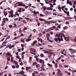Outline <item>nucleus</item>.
Masks as SVG:
<instances>
[{
    "mask_svg": "<svg viewBox=\"0 0 76 76\" xmlns=\"http://www.w3.org/2000/svg\"><path fill=\"white\" fill-rule=\"evenodd\" d=\"M14 63L15 64V65H18V64L17 61H14Z\"/></svg>",
    "mask_w": 76,
    "mask_h": 76,
    "instance_id": "obj_20",
    "label": "nucleus"
},
{
    "mask_svg": "<svg viewBox=\"0 0 76 76\" xmlns=\"http://www.w3.org/2000/svg\"><path fill=\"white\" fill-rule=\"evenodd\" d=\"M51 5H50V7H54V6H53V5L52 4H50Z\"/></svg>",
    "mask_w": 76,
    "mask_h": 76,
    "instance_id": "obj_37",
    "label": "nucleus"
},
{
    "mask_svg": "<svg viewBox=\"0 0 76 76\" xmlns=\"http://www.w3.org/2000/svg\"><path fill=\"white\" fill-rule=\"evenodd\" d=\"M37 12H36V11L34 10V14H36Z\"/></svg>",
    "mask_w": 76,
    "mask_h": 76,
    "instance_id": "obj_63",
    "label": "nucleus"
},
{
    "mask_svg": "<svg viewBox=\"0 0 76 76\" xmlns=\"http://www.w3.org/2000/svg\"><path fill=\"white\" fill-rule=\"evenodd\" d=\"M50 34H51V35H53V32L52 31H51Z\"/></svg>",
    "mask_w": 76,
    "mask_h": 76,
    "instance_id": "obj_61",
    "label": "nucleus"
},
{
    "mask_svg": "<svg viewBox=\"0 0 76 76\" xmlns=\"http://www.w3.org/2000/svg\"><path fill=\"white\" fill-rule=\"evenodd\" d=\"M18 6H22V4H19L18 5Z\"/></svg>",
    "mask_w": 76,
    "mask_h": 76,
    "instance_id": "obj_48",
    "label": "nucleus"
},
{
    "mask_svg": "<svg viewBox=\"0 0 76 76\" xmlns=\"http://www.w3.org/2000/svg\"><path fill=\"white\" fill-rule=\"evenodd\" d=\"M12 27H13V26H12V25H9V27L10 28H12Z\"/></svg>",
    "mask_w": 76,
    "mask_h": 76,
    "instance_id": "obj_53",
    "label": "nucleus"
},
{
    "mask_svg": "<svg viewBox=\"0 0 76 76\" xmlns=\"http://www.w3.org/2000/svg\"><path fill=\"white\" fill-rule=\"evenodd\" d=\"M23 22L24 23H27V22H26L25 21V20H23Z\"/></svg>",
    "mask_w": 76,
    "mask_h": 76,
    "instance_id": "obj_23",
    "label": "nucleus"
},
{
    "mask_svg": "<svg viewBox=\"0 0 76 76\" xmlns=\"http://www.w3.org/2000/svg\"><path fill=\"white\" fill-rule=\"evenodd\" d=\"M67 26H66L65 27H64L63 28L64 29H67Z\"/></svg>",
    "mask_w": 76,
    "mask_h": 76,
    "instance_id": "obj_50",
    "label": "nucleus"
},
{
    "mask_svg": "<svg viewBox=\"0 0 76 76\" xmlns=\"http://www.w3.org/2000/svg\"><path fill=\"white\" fill-rule=\"evenodd\" d=\"M31 51L30 52V53L31 54H33L34 55H36L35 53H36V52H35V49L33 48L31 49Z\"/></svg>",
    "mask_w": 76,
    "mask_h": 76,
    "instance_id": "obj_1",
    "label": "nucleus"
},
{
    "mask_svg": "<svg viewBox=\"0 0 76 76\" xmlns=\"http://www.w3.org/2000/svg\"><path fill=\"white\" fill-rule=\"evenodd\" d=\"M36 67L38 68V67H39V64H37L36 65Z\"/></svg>",
    "mask_w": 76,
    "mask_h": 76,
    "instance_id": "obj_22",
    "label": "nucleus"
},
{
    "mask_svg": "<svg viewBox=\"0 0 76 76\" xmlns=\"http://www.w3.org/2000/svg\"><path fill=\"white\" fill-rule=\"evenodd\" d=\"M40 56L42 57H43L44 56V54H43L42 53L40 55Z\"/></svg>",
    "mask_w": 76,
    "mask_h": 76,
    "instance_id": "obj_32",
    "label": "nucleus"
},
{
    "mask_svg": "<svg viewBox=\"0 0 76 76\" xmlns=\"http://www.w3.org/2000/svg\"><path fill=\"white\" fill-rule=\"evenodd\" d=\"M13 59H14V58L12 57V58L11 59V62L12 61H13Z\"/></svg>",
    "mask_w": 76,
    "mask_h": 76,
    "instance_id": "obj_26",
    "label": "nucleus"
},
{
    "mask_svg": "<svg viewBox=\"0 0 76 76\" xmlns=\"http://www.w3.org/2000/svg\"><path fill=\"white\" fill-rule=\"evenodd\" d=\"M16 57L17 58H20V56H16Z\"/></svg>",
    "mask_w": 76,
    "mask_h": 76,
    "instance_id": "obj_29",
    "label": "nucleus"
},
{
    "mask_svg": "<svg viewBox=\"0 0 76 76\" xmlns=\"http://www.w3.org/2000/svg\"><path fill=\"white\" fill-rule=\"evenodd\" d=\"M67 74L68 75H71V74H70V72H68Z\"/></svg>",
    "mask_w": 76,
    "mask_h": 76,
    "instance_id": "obj_57",
    "label": "nucleus"
},
{
    "mask_svg": "<svg viewBox=\"0 0 76 76\" xmlns=\"http://www.w3.org/2000/svg\"><path fill=\"white\" fill-rule=\"evenodd\" d=\"M37 64V63L36 62H35L33 63V66H34V65H35Z\"/></svg>",
    "mask_w": 76,
    "mask_h": 76,
    "instance_id": "obj_54",
    "label": "nucleus"
},
{
    "mask_svg": "<svg viewBox=\"0 0 76 76\" xmlns=\"http://www.w3.org/2000/svg\"><path fill=\"white\" fill-rule=\"evenodd\" d=\"M34 73L35 74H37V73H38V72L36 71H35L34 72Z\"/></svg>",
    "mask_w": 76,
    "mask_h": 76,
    "instance_id": "obj_24",
    "label": "nucleus"
},
{
    "mask_svg": "<svg viewBox=\"0 0 76 76\" xmlns=\"http://www.w3.org/2000/svg\"><path fill=\"white\" fill-rule=\"evenodd\" d=\"M6 54H7V55H8V56H10V57H12H12H13V56L11 55V53H10V52H7L6 53Z\"/></svg>",
    "mask_w": 76,
    "mask_h": 76,
    "instance_id": "obj_4",
    "label": "nucleus"
},
{
    "mask_svg": "<svg viewBox=\"0 0 76 76\" xmlns=\"http://www.w3.org/2000/svg\"><path fill=\"white\" fill-rule=\"evenodd\" d=\"M31 39L29 38V39H27L26 40V42H29V41H31Z\"/></svg>",
    "mask_w": 76,
    "mask_h": 76,
    "instance_id": "obj_15",
    "label": "nucleus"
},
{
    "mask_svg": "<svg viewBox=\"0 0 76 76\" xmlns=\"http://www.w3.org/2000/svg\"><path fill=\"white\" fill-rule=\"evenodd\" d=\"M57 70L58 71L57 73H61V70H60V69H58Z\"/></svg>",
    "mask_w": 76,
    "mask_h": 76,
    "instance_id": "obj_14",
    "label": "nucleus"
},
{
    "mask_svg": "<svg viewBox=\"0 0 76 76\" xmlns=\"http://www.w3.org/2000/svg\"><path fill=\"white\" fill-rule=\"evenodd\" d=\"M65 23L67 25H69V23L68 22H66Z\"/></svg>",
    "mask_w": 76,
    "mask_h": 76,
    "instance_id": "obj_41",
    "label": "nucleus"
},
{
    "mask_svg": "<svg viewBox=\"0 0 76 76\" xmlns=\"http://www.w3.org/2000/svg\"><path fill=\"white\" fill-rule=\"evenodd\" d=\"M25 19H26L27 20H29V19L28 18H27L26 17L25 18Z\"/></svg>",
    "mask_w": 76,
    "mask_h": 76,
    "instance_id": "obj_43",
    "label": "nucleus"
},
{
    "mask_svg": "<svg viewBox=\"0 0 76 76\" xmlns=\"http://www.w3.org/2000/svg\"><path fill=\"white\" fill-rule=\"evenodd\" d=\"M64 39L66 41H69V37H64Z\"/></svg>",
    "mask_w": 76,
    "mask_h": 76,
    "instance_id": "obj_7",
    "label": "nucleus"
},
{
    "mask_svg": "<svg viewBox=\"0 0 76 76\" xmlns=\"http://www.w3.org/2000/svg\"><path fill=\"white\" fill-rule=\"evenodd\" d=\"M39 20L40 21H45V19H42L41 18H39Z\"/></svg>",
    "mask_w": 76,
    "mask_h": 76,
    "instance_id": "obj_12",
    "label": "nucleus"
},
{
    "mask_svg": "<svg viewBox=\"0 0 76 76\" xmlns=\"http://www.w3.org/2000/svg\"><path fill=\"white\" fill-rule=\"evenodd\" d=\"M50 35L49 34H48L46 35L47 37H50Z\"/></svg>",
    "mask_w": 76,
    "mask_h": 76,
    "instance_id": "obj_28",
    "label": "nucleus"
},
{
    "mask_svg": "<svg viewBox=\"0 0 76 76\" xmlns=\"http://www.w3.org/2000/svg\"><path fill=\"white\" fill-rule=\"evenodd\" d=\"M64 67L65 68H66L67 67H69V66L67 65H64Z\"/></svg>",
    "mask_w": 76,
    "mask_h": 76,
    "instance_id": "obj_25",
    "label": "nucleus"
},
{
    "mask_svg": "<svg viewBox=\"0 0 76 76\" xmlns=\"http://www.w3.org/2000/svg\"><path fill=\"white\" fill-rule=\"evenodd\" d=\"M14 27L15 28H17V26H16V24H14Z\"/></svg>",
    "mask_w": 76,
    "mask_h": 76,
    "instance_id": "obj_45",
    "label": "nucleus"
},
{
    "mask_svg": "<svg viewBox=\"0 0 76 76\" xmlns=\"http://www.w3.org/2000/svg\"><path fill=\"white\" fill-rule=\"evenodd\" d=\"M21 45L22 48H23V47H24V45L23 44H21Z\"/></svg>",
    "mask_w": 76,
    "mask_h": 76,
    "instance_id": "obj_34",
    "label": "nucleus"
},
{
    "mask_svg": "<svg viewBox=\"0 0 76 76\" xmlns=\"http://www.w3.org/2000/svg\"><path fill=\"white\" fill-rule=\"evenodd\" d=\"M61 38H58V41H59V42H60V41H63V38L62 37H61Z\"/></svg>",
    "mask_w": 76,
    "mask_h": 76,
    "instance_id": "obj_5",
    "label": "nucleus"
},
{
    "mask_svg": "<svg viewBox=\"0 0 76 76\" xmlns=\"http://www.w3.org/2000/svg\"><path fill=\"white\" fill-rule=\"evenodd\" d=\"M21 19H22V18H19V20H18L19 21H20V20H21Z\"/></svg>",
    "mask_w": 76,
    "mask_h": 76,
    "instance_id": "obj_39",
    "label": "nucleus"
},
{
    "mask_svg": "<svg viewBox=\"0 0 76 76\" xmlns=\"http://www.w3.org/2000/svg\"><path fill=\"white\" fill-rule=\"evenodd\" d=\"M31 37H32V34H30L28 37V38H31Z\"/></svg>",
    "mask_w": 76,
    "mask_h": 76,
    "instance_id": "obj_55",
    "label": "nucleus"
},
{
    "mask_svg": "<svg viewBox=\"0 0 76 76\" xmlns=\"http://www.w3.org/2000/svg\"><path fill=\"white\" fill-rule=\"evenodd\" d=\"M7 59L8 61H10V57L8 58H7Z\"/></svg>",
    "mask_w": 76,
    "mask_h": 76,
    "instance_id": "obj_35",
    "label": "nucleus"
},
{
    "mask_svg": "<svg viewBox=\"0 0 76 76\" xmlns=\"http://www.w3.org/2000/svg\"><path fill=\"white\" fill-rule=\"evenodd\" d=\"M47 65L48 66H49V67H53V65L50 64L49 63Z\"/></svg>",
    "mask_w": 76,
    "mask_h": 76,
    "instance_id": "obj_10",
    "label": "nucleus"
},
{
    "mask_svg": "<svg viewBox=\"0 0 76 76\" xmlns=\"http://www.w3.org/2000/svg\"><path fill=\"white\" fill-rule=\"evenodd\" d=\"M9 76H12V75H11V74L10 73L8 74Z\"/></svg>",
    "mask_w": 76,
    "mask_h": 76,
    "instance_id": "obj_64",
    "label": "nucleus"
},
{
    "mask_svg": "<svg viewBox=\"0 0 76 76\" xmlns=\"http://www.w3.org/2000/svg\"><path fill=\"white\" fill-rule=\"evenodd\" d=\"M73 7L74 9H75L76 7V6H75V5H73Z\"/></svg>",
    "mask_w": 76,
    "mask_h": 76,
    "instance_id": "obj_58",
    "label": "nucleus"
},
{
    "mask_svg": "<svg viewBox=\"0 0 76 76\" xmlns=\"http://www.w3.org/2000/svg\"><path fill=\"white\" fill-rule=\"evenodd\" d=\"M47 24H50L51 23H50V21H49V22L47 21Z\"/></svg>",
    "mask_w": 76,
    "mask_h": 76,
    "instance_id": "obj_30",
    "label": "nucleus"
},
{
    "mask_svg": "<svg viewBox=\"0 0 76 76\" xmlns=\"http://www.w3.org/2000/svg\"><path fill=\"white\" fill-rule=\"evenodd\" d=\"M49 41H50V42H53V40H49Z\"/></svg>",
    "mask_w": 76,
    "mask_h": 76,
    "instance_id": "obj_42",
    "label": "nucleus"
},
{
    "mask_svg": "<svg viewBox=\"0 0 76 76\" xmlns=\"http://www.w3.org/2000/svg\"><path fill=\"white\" fill-rule=\"evenodd\" d=\"M37 42V40H35L33 42V43H31L32 45H34L35 44H36V43Z\"/></svg>",
    "mask_w": 76,
    "mask_h": 76,
    "instance_id": "obj_6",
    "label": "nucleus"
},
{
    "mask_svg": "<svg viewBox=\"0 0 76 76\" xmlns=\"http://www.w3.org/2000/svg\"><path fill=\"white\" fill-rule=\"evenodd\" d=\"M4 16H6L8 14V13L7 12V11L6 12L4 11Z\"/></svg>",
    "mask_w": 76,
    "mask_h": 76,
    "instance_id": "obj_11",
    "label": "nucleus"
},
{
    "mask_svg": "<svg viewBox=\"0 0 76 76\" xmlns=\"http://www.w3.org/2000/svg\"><path fill=\"white\" fill-rule=\"evenodd\" d=\"M20 9L18 10L19 13H21L22 12L21 9H20Z\"/></svg>",
    "mask_w": 76,
    "mask_h": 76,
    "instance_id": "obj_18",
    "label": "nucleus"
},
{
    "mask_svg": "<svg viewBox=\"0 0 76 76\" xmlns=\"http://www.w3.org/2000/svg\"><path fill=\"white\" fill-rule=\"evenodd\" d=\"M11 18H13V16H14V15H13V14H11Z\"/></svg>",
    "mask_w": 76,
    "mask_h": 76,
    "instance_id": "obj_60",
    "label": "nucleus"
},
{
    "mask_svg": "<svg viewBox=\"0 0 76 76\" xmlns=\"http://www.w3.org/2000/svg\"><path fill=\"white\" fill-rule=\"evenodd\" d=\"M58 76H62L63 75V73H57Z\"/></svg>",
    "mask_w": 76,
    "mask_h": 76,
    "instance_id": "obj_8",
    "label": "nucleus"
},
{
    "mask_svg": "<svg viewBox=\"0 0 76 76\" xmlns=\"http://www.w3.org/2000/svg\"><path fill=\"white\" fill-rule=\"evenodd\" d=\"M20 3H21L20 2H18V3H16L15 4H20Z\"/></svg>",
    "mask_w": 76,
    "mask_h": 76,
    "instance_id": "obj_46",
    "label": "nucleus"
},
{
    "mask_svg": "<svg viewBox=\"0 0 76 76\" xmlns=\"http://www.w3.org/2000/svg\"><path fill=\"white\" fill-rule=\"evenodd\" d=\"M40 41L41 43H42V42H43V41H42V40L41 39H40Z\"/></svg>",
    "mask_w": 76,
    "mask_h": 76,
    "instance_id": "obj_40",
    "label": "nucleus"
},
{
    "mask_svg": "<svg viewBox=\"0 0 76 76\" xmlns=\"http://www.w3.org/2000/svg\"><path fill=\"white\" fill-rule=\"evenodd\" d=\"M7 68H8V66H6V67H5V68H4V69L6 70V69H7Z\"/></svg>",
    "mask_w": 76,
    "mask_h": 76,
    "instance_id": "obj_36",
    "label": "nucleus"
},
{
    "mask_svg": "<svg viewBox=\"0 0 76 76\" xmlns=\"http://www.w3.org/2000/svg\"><path fill=\"white\" fill-rule=\"evenodd\" d=\"M47 10H50V7H48L47 8Z\"/></svg>",
    "mask_w": 76,
    "mask_h": 76,
    "instance_id": "obj_51",
    "label": "nucleus"
},
{
    "mask_svg": "<svg viewBox=\"0 0 76 76\" xmlns=\"http://www.w3.org/2000/svg\"><path fill=\"white\" fill-rule=\"evenodd\" d=\"M44 53H45V54H49V52L46 51L44 52Z\"/></svg>",
    "mask_w": 76,
    "mask_h": 76,
    "instance_id": "obj_17",
    "label": "nucleus"
},
{
    "mask_svg": "<svg viewBox=\"0 0 76 76\" xmlns=\"http://www.w3.org/2000/svg\"><path fill=\"white\" fill-rule=\"evenodd\" d=\"M35 58H38V56H34Z\"/></svg>",
    "mask_w": 76,
    "mask_h": 76,
    "instance_id": "obj_62",
    "label": "nucleus"
},
{
    "mask_svg": "<svg viewBox=\"0 0 76 76\" xmlns=\"http://www.w3.org/2000/svg\"><path fill=\"white\" fill-rule=\"evenodd\" d=\"M7 42H4L3 43V44H7Z\"/></svg>",
    "mask_w": 76,
    "mask_h": 76,
    "instance_id": "obj_59",
    "label": "nucleus"
},
{
    "mask_svg": "<svg viewBox=\"0 0 76 76\" xmlns=\"http://www.w3.org/2000/svg\"><path fill=\"white\" fill-rule=\"evenodd\" d=\"M31 69V67H26V71H28L29 69Z\"/></svg>",
    "mask_w": 76,
    "mask_h": 76,
    "instance_id": "obj_13",
    "label": "nucleus"
},
{
    "mask_svg": "<svg viewBox=\"0 0 76 76\" xmlns=\"http://www.w3.org/2000/svg\"><path fill=\"white\" fill-rule=\"evenodd\" d=\"M10 15H12L13 13V11L12 10L10 12Z\"/></svg>",
    "mask_w": 76,
    "mask_h": 76,
    "instance_id": "obj_16",
    "label": "nucleus"
},
{
    "mask_svg": "<svg viewBox=\"0 0 76 76\" xmlns=\"http://www.w3.org/2000/svg\"><path fill=\"white\" fill-rule=\"evenodd\" d=\"M45 13V14L47 15H50L51 14V12H49L47 11H46V12H44Z\"/></svg>",
    "mask_w": 76,
    "mask_h": 76,
    "instance_id": "obj_3",
    "label": "nucleus"
},
{
    "mask_svg": "<svg viewBox=\"0 0 76 76\" xmlns=\"http://www.w3.org/2000/svg\"><path fill=\"white\" fill-rule=\"evenodd\" d=\"M20 64V65H22L23 64V63L22 62H21Z\"/></svg>",
    "mask_w": 76,
    "mask_h": 76,
    "instance_id": "obj_56",
    "label": "nucleus"
},
{
    "mask_svg": "<svg viewBox=\"0 0 76 76\" xmlns=\"http://www.w3.org/2000/svg\"><path fill=\"white\" fill-rule=\"evenodd\" d=\"M5 19L6 20L8 21V22L9 21V19L7 18H5Z\"/></svg>",
    "mask_w": 76,
    "mask_h": 76,
    "instance_id": "obj_31",
    "label": "nucleus"
},
{
    "mask_svg": "<svg viewBox=\"0 0 76 76\" xmlns=\"http://www.w3.org/2000/svg\"><path fill=\"white\" fill-rule=\"evenodd\" d=\"M16 15L18 16H19V14L18 13H15Z\"/></svg>",
    "mask_w": 76,
    "mask_h": 76,
    "instance_id": "obj_49",
    "label": "nucleus"
},
{
    "mask_svg": "<svg viewBox=\"0 0 76 76\" xmlns=\"http://www.w3.org/2000/svg\"><path fill=\"white\" fill-rule=\"evenodd\" d=\"M12 68L13 69H15L16 68V66L15 65H12Z\"/></svg>",
    "mask_w": 76,
    "mask_h": 76,
    "instance_id": "obj_27",
    "label": "nucleus"
},
{
    "mask_svg": "<svg viewBox=\"0 0 76 76\" xmlns=\"http://www.w3.org/2000/svg\"><path fill=\"white\" fill-rule=\"evenodd\" d=\"M20 41H21V42H25V41L23 40V39H20Z\"/></svg>",
    "mask_w": 76,
    "mask_h": 76,
    "instance_id": "obj_19",
    "label": "nucleus"
},
{
    "mask_svg": "<svg viewBox=\"0 0 76 76\" xmlns=\"http://www.w3.org/2000/svg\"><path fill=\"white\" fill-rule=\"evenodd\" d=\"M70 0H67V4H69V5L70 6H72V2L71 1H69Z\"/></svg>",
    "mask_w": 76,
    "mask_h": 76,
    "instance_id": "obj_2",
    "label": "nucleus"
},
{
    "mask_svg": "<svg viewBox=\"0 0 76 76\" xmlns=\"http://www.w3.org/2000/svg\"><path fill=\"white\" fill-rule=\"evenodd\" d=\"M10 36H8V37H7L6 39H9V38H10Z\"/></svg>",
    "mask_w": 76,
    "mask_h": 76,
    "instance_id": "obj_33",
    "label": "nucleus"
},
{
    "mask_svg": "<svg viewBox=\"0 0 76 76\" xmlns=\"http://www.w3.org/2000/svg\"><path fill=\"white\" fill-rule=\"evenodd\" d=\"M54 40H55L56 42H58V37L55 38L54 39Z\"/></svg>",
    "mask_w": 76,
    "mask_h": 76,
    "instance_id": "obj_9",
    "label": "nucleus"
},
{
    "mask_svg": "<svg viewBox=\"0 0 76 76\" xmlns=\"http://www.w3.org/2000/svg\"><path fill=\"white\" fill-rule=\"evenodd\" d=\"M43 9L44 10H46V7H43Z\"/></svg>",
    "mask_w": 76,
    "mask_h": 76,
    "instance_id": "obj_47",
    "label": "nucleus"
},
{
    "mask_svg": "<svg viewBox=\"0 0 76 76\" xmlns=\"http://www.w3.org/2000/svg\"><path fill=\"white\" fill-rule=\"evenodd\" d=\"M50 23H57V22H54V21H50Z\"/></svg>",
    "mask_w": 76,
    "mask_h": 76,
    "instance_id": "obj_21",
    "label": "nucleus"
},
{
    "mask_svg": "<svg viewBox=\"0 0 76 76\" xmlns=\"http://www.w3.org/2000/svg\"><path fill=\"white\" fill-rule=\"evenodd\" d=\"M58 38H62V36H61L60 35H58Z\"/></svg>",
    "mask_w": 76,
    "mask_h": 76,
    "instance_id": "obj_38",
    "label": "nucleus"
},
{
    "mask_svg": "<svg viewBox=\"0 0 76 76\" xmlns=\"http://www.w3.org/2000/svg\"><path fill=\"white\" fill-rule=\"evenodd\" d=\"M3 74V72H1L0 73V76H1V75H2Z\"/></svg>",
    "mask_w": 76,
    "mask_h": 76,
    "instance_id": "obj_44",
    "label": "nucleus"
},
{
    "mask_svg": "<svg viewBox=\"0 0 76 76\" xmlns=\"http://www.w3.org/2000/svg\"><path fill=\"white\" fill-rule=\"evenodd\" d=\"M33 31L34 32H36L37 31V30H36V29H34L33 30Z\"/></svg>",
    "mask_w": 76,
    "mask_h": 76,
    "instance_id": "obj_52",
    "label": "nucleus"
}]
</instances>
